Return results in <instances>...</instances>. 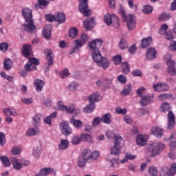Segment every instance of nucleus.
Segmentation results:
<instances>
[{"label":"nucleus","instance_id":"nucleus-10","mask_svg":"<svg viewBox=\"0 0 176 176\" xmlns=\"http://www.w3.org/2000/svg\"><path fill=\"white\" fill-rule=\"evenodd\" d=\"M23 30L29 32V34H32L36 30V26L34 25V20L26 21L23 25Z\"/></svg>","mask_w":176,"mask_h":176},{"label":"nucleus","instance_id":"nucleus-60","mask_svg":"<svg viewBox=\"0 0 176 176\" xmlns=\"http://www.w3.org/2000/svg\"><path fill=\"white\" fill-rule=\"evenodd\" d=\"M168 30V25L167 24L164 23L161 26V28L160 30V35H164L166 34V31Z\"/></svg>","mask_w":176,"mask_h":176},{"label":"nucleus","instance_id":"nucleus-43","mask_svg":"<svg viewBox=\"0 0 176 176\" xmlns=\"http://www.w3.org/2000/svg\"><path fill=\"white\" fill-rule=\"evenodd\" d=\"M168 175L173 176L176 174V164H172L170 168L167 172Z\"/></svg>","mask_w":176,"mask_h":176},{"label":"nucleus","instance_id":"nucleus-36","mask_svg":"<svg viewBox=\"0 0 176 176\" xmlns=\"http://www.w3.org/2000/svg\"><path fill=\"white\" fill-rule=\"evenodd\" d=\"M70 122L76 129H80L82 126H83V122L80 121V120H76L75 118H71L70 119Z\"/></svg>","mask_w":176,"mask_h":176},{"label":"nucleus","instance_id":"nucleus-24","mask_svg":"<svg viewBox=\"0 0 176 176\" xmlns=\"http://www.w3.org/2000/svg\"><path fill=\"white\" fill-rule=\"evenodd\" d=\"M69 145V142L67 140L60 139V142L58 145V151H65V149L68 148Z\"/></svg>","mask_w":176,"mask_h":176},{"label":"nucleus","instance_id":"nucleus-20","mask_svg":"<svg viewBox=\"0 0 176 176\" xmlns=\"http://www.w3.org/2000/svg\"><path fill=\"white\" fill-rule=\"evenodd\" d=\"M151 133L155 135V137H157L158 138H162L163 136V129H162L159 126H154L151 129Z\"/></svg>","mask_w":176,"mask_h":176},{"label":"nucleus","instance_id":"nucleus-30","mask_svg":"<svg viewBox=\"0 0 176 176\" xmlns=\"http://www.w3.org/2000/svg\"><path fill=\"white\" fill-rule=\"evenodd\" d=\"M94 109H96V104L94 103L89 102V104L83 108V111L85 113H91V112L94 111Z\"/></svg>","mask_w":176,"mask_h":176},{"label":"nucleus","instance_id":"nucleus-55","mask_svg":"<svg viewBox=\"0 0 176 176\" xmlns=\"http://www.w3.org/2000/svg\"><path fill=\"white\" fill-rule=\"evenodd\" d=\"M74 111H75L74 104H70L69 107L66 106V109H65V112H67V113H73Z\"/></svg>","mask_w":176,"mask_h":176},{"label":"nucleus","instance_id":"nucleus-45","mask_svg":"<svg viewBox=\"0 0 176 176\" xmlns=\"http://www.w3.org/2000/svg\"><path fill=\"white\" fill-rule=\"evenodd\" d=\"M160 111L161 112H168V111H170V104L166 102L162 103L160 108Z\"/></svg>","mask_w":176,"mask_h":176},{"label":"nucleus","instance_id":"nucleus-12","mask_svg":"<svg viewBox=\"0 0 176 176\" xmlns=\"http://www.w3.org/2000/svg\"><path fill=\"white\" fill-rule=\"evenodd\" d=\"M168 65V73L170 76H176V68H175V61L169 59L167 61Z\"/></svg>","mask_w":176,"mask_h":176},{"label":"nucleus","instance_id":"nucleus-26","mask_svg":"<svg viewBox=\"0 0 176 176\" xmlns=\"http://www.w3.org/2000/svg\"><path fill=\"white\" fill-rule=\"evenodd\" d=\"M54 170L52 168H43L38 174H36L35 176H46L52 174Z\"/></svg>","mask_w":176,"mask_h":176},{"label":"nucleus","instance_id":"nucleus-17","mask_svg":"<svg viewBox=\"0 0 176 176\" xmlns=\"http://www.w3.org/2000/svg\"><path fill=\"white\" fill-rule=\"evenodd\" d=\"M22 14L25 20V21H30L32 19V10L30 8H25L22 11Z\"/></svg>","mask_w":176,"mask_h":176},{"label":"nucleus","instance_id":"nucleus-41","mask_svg":"<svg viewBox=\"0 0 176 176\" xmlns=\"http://www.w3.org/2000/svg\"><path fill=\"white\" fill-rule=\"evenodd\" d=\"M0 160L5 166V167H9L10 166V160L6 156H0Z\"/></svg>","mask_w":176,"mask_h":176},{"label":"nucleus","instance_id":"nucleus-54","mask_svg":"<svg viewBox=\"0 0 176 176\" xmlns=\"http://www.w3.org/2000/svg\"><path fill=\"white\" fill-rule=\"evenodd\" d=\"M86 162H87V160H85V158H83V157L80 156L78 162V167H85Z\"/></svg>","mask_w":176,"mask_h":176},{"label":"nucleus","instance_id":"nucleus-56","mask_svg":"<svg viewBox=\"0 0 176 176\" xmlns=\"http://www.w3.org/2000/svg\"><path fill=\"white\" fill-rule=\"evenodd\" d=\"M164 35H165V38L166 39H167V41L174 40V34H173V32L171 31H168L166 32L165 34H164Z\"/></svg>","mask_w":176,"mask_h":176},{"label":"nucleus","instance_id":"nucleus-46","mask_svg":"<svg viewBox=\"0 0 176 176\" xmlns=\"http://www.w3.org/2000/svg\"><path fill=\"white\" fill-rule=\"evenodd\" d=\"M143 13H145L146 14H149L153 12V8L149 5L144 6L142 9Z\"/></svg>","mask_w":176,"mask_h":176},{"label":"nucleus","instance_id":"nucleus-35","mask_svg":"<svg viewBox=\"0 0 176 176\" xmlns=\"http://www.w3.org/2000/svg\"><path fill=\"white\" fill-rule=\"evenodd\" d=\"M3 112L7 116H16L17 115L16 110L10 108H4Z\"/></svg>","mask_w":176,"mask_h":176},{"label":"nucleus","instance_id":"nucleus-27","mask_svg":"<svg viewBox=\"0 0 176 176\" xmlns=\"http://www.w3.org/2000/svg\"><path fill=\"white\" fill-rule=\"evenodd\" d=\"M65 14L64 13L58 12L55 14V21H57L59 24L65 23Z\"/></svg>","mask_w":176,"mask_h":176},{"label":"nucleus","instance_id":"nucleus-23","mask_svg":"<svg viewBox=\"0 0 176 176\" xmlns=\"http://www.w3.org/2000/svg\"><path fill=\"white\" fill-rule=\"evenodd\" d=\"M140 98H142L140 101V104L142 107H145L146 105H148L149 104V102L151 101H152V100H153V96H143L142 97H140Z\"/></svg>","mask_w":176,"mask_h":176},{"label":"nucleus","instance_id":"nucleus-9","mask_svg":"<svg viewBox=\"0 0 176 176\" xmlns=\"http://www.w3.org/2000/svg\"><path fill=\"white\" fill-rule=\"evenodd\" d=\"M60 128L63 135H70L72 133V129L66 121L60 123Z\"/></svg>","mask_w":176,"mask_h":176},{"label":"nucleus","instance_id":"nucleus-50","mask_svg":"<svg viewBox=\"0 0 176 176\" xmlns=\"http://www.w3.org/2000/svg\"><path fill=\"white\" fill-rule=\"evenodd\" d=\"M119 47L120 49H127L129 47V43H127V41L126 39H121L119 43Z\"/></svg>","mask_w":176,"mask_h":176},{"label":"nucleus","instance_id":"nucleus-31","mask_svg":"<svg viewBox=\"0 0 176 176\" xmlns=\"http://www.w3.org/2000/svg\"><path fill=\"white\" fill-rule=\"evenodd\" d=\"M41 118H42V115H41L40 113L36 114L32 118V123L33 126H40Z\"/></svg>","mask_w":176,"mask_h":176},{"label":"nucleus","instance_id":"nucleus-52","mask_svg":"<svg viewBox=\"0 0 176 176\" xmlns=\"http://www.w3.org/2000/svg\"><path fill=\"white\" fill-rule=\"evenodd\" d=\"M113 62L116 65H119L122 63V56L116 55L113 57Z\"/></svg>","mask_w":176,"mask_h":176},{"label":"nucleus","instance_id":"nucleus-13","mask_svg":"<svg viewBox=\"0 0 176 176\" xmlns=\"http://www.w3.org/2000/svg\"><path fill=\"white\" fill-rule=\"evenodd\" d=\"M84 28L87 31H91L96 25V22L94 18H87L85 21H84Z\"/></svg>","mask_w":176,"mask_h":176},{"label":"nucleus","instance_id":"nucleus-32","mask_svg":"<svg viewBox=\"0 0 176 176\" xmlns=\"http://www.w3.org/2000/svg\"><path fill=\"white\" fill-rule=\"evenodd\" d=\"M3 65L6 71H10L12 67H13V61L10 58H6L4 59Z\"/></svg>","mask_w":176,"mask_h":176},{"label":"nucleus","instance_id":"nucleus-64","mask_svg":"<svg viewBox=\"0 0 176 176\" xmlns=\"http://www.w3.org/2000/svg\"><path fill=\"white\" fill-rule=\"evenodd\" d=\"M41 155V148L40 147H36L33 149L32 155L34 156V157H38Z\"/></svg>","mask_w":176,"mask_h":176},{"label":"nucleus","instance_id":"nucleus-59","mask_svg":"<svg viewBox=\"0 0 176 176\" xmlns=\"http://www.w3.org/2000/svg\"><path fill=\"white\" fill-rule=\"evenodd\" d=\"M100 123H101V118L100 117H96L94 118L92 121V126L94 127H96V126H100Z\"/></svg>","mask_w":176,"mask_h":176},{"label":"nucleus","instance_id":"nucleus-28","mask_svg":"<svg viewBox=\"0 0 176 176\" xmlns=\"http://www.w3.org/2000/svg\"><path fill=\"white\" fill-rule=\"evenodd\" d=\"M57 116V112H53L50 116H47L45 118H44L43 122L45 123V124H48V126H52V119H54V118H56Z\"/></svg>","mask_w":176,"mask_h":176},{"label":"nucleus","instance_id":"nucleus-5","mask_svg":"<svg viewBox=\"0 0 176 176\" xmlns=\"http://www.w3.org/2000/svg\"><path fill=\"white\" fill-rule=\"evenodd\" d=\"M104 21L107 25H111V24L119 25V18L116 15H111L109 13L104 15Z\"/></svg>","mask_w":176,"mask_h":176},{"label":"nucleus","instance_id":"nucleus-47","mask_svg":"<svg viewBox=\"0 0 176 176\" xmlns=\"http://www.w3.org/2000/svg\"><path fill=\"white\" fill-rule=\"evenodd\" d=\"M170 14L168 13H162L159 16V20L160 21H166L167 20H170Z\"/></svg>","mask_w":176,"mask_h":176},{"label":"nucleus","instance_id":"nucleus-57","mask_svg":"<svg viewBox=\"0 0 176 176\" xmlns=\"http://www.w3.org/2000/svg\"><path fill=\"white\" fill-rule=\"evenodd\" d=\"M100 156V152L98 151H95L91 153V155H90V160H96Z\"/></svg>","mask_w":176,"mask_h":176},{"label":"nucleus","instance_id":"nucleus-62","mask_svg":"<svg viewBox=\"0 0 176 176\" xmlns=\"http://www.w3.org/2000/svg\"><path fill=\"white\" fill-rule=\"evenodd\" d=\"M161 85V92L162 91H168L170 90V87L166 82H160Z\"/></svg>","mask_w":176,"mask_h":176},{"label":"nucleus","instance_id":"nucleus-7","mask_svg":"<svg viewBox=\"0 0 176 176\" xmlns=\"http://www.w3.org/2000/svg\"><path fill=\"white\" fill-rule=\"evenodd\" d=\"M87 0H84V1L81 2L78 7L80 13H82L85 17H89L92 14L91 10L87 9Z\"/></svg>","mask_w":176,"mask_h":176},{"label":"nucleus","instance_id":"nucleus-18","mask_svg":"<svg viewBox=\"0 0 176 176\" xmlns=\"http://www.w3.org/2000/svg\"><path fill=\"white\" fill-rule=\"evenodd\" d=\"M52 25H45L43 30V38H45L46 39L50 38V36L52 35Z\"/></svg>","mask_w":176,"mask_h":176},{"label":"nucleus","instance_id":"nucleus-16","mask_svg":"<svg viewBox=\"0 0 176 176\" xmlns=\"http://www.w3.org/2000/svg\"><path fill=\"white\" fill-rule=\"evenodd\" d=\"M39 131H40L39 127L35 126L33 128L28 129L25 134L27 137H32V136L38 135V134H39Z\"/></svg>","mask_w":176,"mask_h":176},{"label":"nucleus","instance_id":"nucleus-49","mask_svg":"<svg viewBox=\"0 0 176 176\" xmlns=\"http://www.w3.org/2000/svg\"><path fill=\"white\" fill-rule=\"evenodd\" d=\"M81 141L82 139L78 135L73 136L71 140V142L73 145H78V144H80Z\"/></svg>","mask_w":176,"mask_h":176},{"label":"nucleus","instance_id":"nucleus-61","mask_svg":"<svg viewBox=\"0 0 176 176\" xmlns=\"http://www.w3.org/2000/svg\"><path fill=\"white\" fill-rule=\"evenodd\" d=\"M105 81H106L105 78H99L96 82V86H97V87H102V86H104V82Z\"/></svg>","mask_w":176,"mask_h":176},{"label":"nucleus","instance_id":"nucleus-15","mask_svg":"<svg viewBox=\"0 0 176 176\" xmlns=\"http://www.w3.org/2000/svg\"><path fill=\"white\" fill-rule=\"evenodd\" d=\"M102 97L100 95L98 92H94L89 96V102H92V104H96V102H98V101H101Z\"/></svg>","mask_w":176,"mask_h":176},{"label":"nucleus","instance_id":"nucleus-6","mask_svg":"<svg viewBox=\"0 0 176 176\" xmlns=\"http://www.w3.org/2000/svg\"><path fill=\"white\" fill-rule=\"evenodd\" d=\"M124 21L126 23L127 28L130 31L135 28V24H137V22L135 21V16H134V14H131L127 15V16L124 19Z\"/></svg>","mask_w":176,"mask_h":176},{"label":"nucleus","instance_id":"nucleus-1","mask_svg":"<svg viewBox=\"0 0 176 176\" xmlns=\"http://www.w3.org/2000/svg\"><path fill=\"white\" fill-rule=\"evenodd\" d=\"M102 46V40L96 39L90 41L88 44V47L92 53V58L97 65L102 67L103 69H107L109 67L111 62L108 58L102 57L101 56V52H100V47Z\"/></svg>","mask_w":176,"mask_h":176},{"label":"nucleus","instance_id":"nucleus-22","mask_svg":"<svg viewBox=\"0 0 176 176\" xmlns=\"http://www.w3.org/2000/svg\"><path fill=\"white\" fill-rule=\"evenodd\" d=\"M34 86L36 87L37 91H42V89H43V86H45V82L40 79H36L34 81Z\"/></svg>","mask_w":176,"mask_h":176},{"label":"nucleus","instance_id":"nucleus-11","mask_svg":"<svg viewBox=\"0 0 176 176\" xmlns=\"http://www.w3.org/2000/svg\"><path fill=\"white\" fill-rule=\"evenodd\" d=\"M175 126V116L173 111H169L168 113V130H173Z\"/></svg>","mask_w":176,"mask_h":176},{"label":"nucleus","instance_id":"nucleus-37","mask_svg":"<svg viewBox=\"0 0 176 176\" xmlns=\"http://www.w3.org/2000/svg\"><path fill=\"white\" fill-rule=\"evenodd\" d=\"M11 162L15 170H21V167H23L22 164L19 162L16 157L11 158Z\"/></svg>","mask_w":176,"mask_h":176},{"label":"nucleus","instance_id":"nucleus-4","mask_svg":"<svg viewBox=\"0 0 176 176\" xmlns=\"http://www.w3.org/2000/svg\"><path fill=\"white\" fill-rule=\"evenodd\" d=\"M113 140L114 146L111 148V154L118 156V155H120V149L123 148L124 142L123 141V139H122V136L120 135H114Z\"/></svg>","mask_w":176,"mask_h":176},{"label":"nucleus","instance_id":"nucleus-29","mask_svg":"<svg viewBox=\"0 0 176 176\" xmlns=\"http://www.w3.org/2000/svg\"><path fill=\"white\" fill-rule=\"evenodd\" d=\"M38 4L35 5L36 9H46L49 5V1L47 0H37Z\"/></svg>","mask_w":176,"mask_h":176},{"label":"nucleus","instance_id":"nucleus-44","mask_svg":"<svg viewBox=\"0 0 176 176\" xmlns=\"http://www.w3.org/2000/svg\"><path fill=\"white\" fill-rule=\"evenodd\" d=\"M81 140L85 142H91L93 141V137L91 135L85 133L81 135Z\"/></svg>","mask_w":176,"mask_h":176},{"label":"nucleus","instance_id":"nucleus-21","mask_svg":"<svg viewBox=\"0 0 176 176\" xmlns=\"http://www.w3.org/2000/svg\"><path fill=\"white\" fill-rule=\"evenodd\" d=\"M101 122L105 124H111L112 123V115L111 113H107L103 115L101 118Z\"/></svg>","mask_w":176,"mask_h":176},{"label":"nucleus","instance_id":"nucleus-38","mask_svg":"<svg viewBox=\"0 0 176 176\" xmlns=\"http://www.w3.org/2000/svg\"><path fill=\"white\" fill-rule=\"evenodd\" d=\"M131 89H132L131 84L126 85L124 87L123 90L121 91L122 96H129V94H130V93H131Z\"/></svg>","mask_w":176,"mask_h":176},{"label":"nucleus","instance_id":"nucleus-48","mask_svg":"<svg viewBox=\"0 0 176 176\" xmlns=\"http://www.w3.org/2000/svg\"><path fill=\"white\" fill-rule=\"evenodd\" d=\"M122 67L123 74H129V72H130V66L126 62H123L122 63Z\"/></svg>","mask_w":176,"mask_h":176},{"label":"nucleus","instance_id":"nucleus-25","mask_svg":"<svg viewBox=\"0 0 176 176\" xmlns=\"http://www.w3.org/2000/svg\"><path fill=\"white\" fill-rule=\"evenodd\" d=\"M105 82L101 87V90L103 91H107V90H109L112 87V79L105 78Z\"/></svg>","mask_w":176,"mask_h":176},{"label":"nucleus","instance_id":"nucleus-2","mask_svg":"<svg viewBox=\"0 0 176 176\" xmlns=\"http://www.w3.org/2000/svg\"><path fill=\"white\" fill-rule=\"evenodd\" d=\"M166 148V144L163 143H153L148 145L146 150L148 152H151V157H155V156H159L163 150Z\"/></svg>","mask_w":176,"mask_h":176},{"label":"nucleus","instance_id":"nucleus-19","mask_svg":"<svg viewBox=\"0 0 176 176\" xmlns=\"http://www.w3.org/2000/svg\"><path fill=\"white\" fill-rule=\"evenodd\" d=\"M147 139L144 135H139L136 138V144L139 146H145L146 145Z\"/></svg>","mask_w":176,"mask_h":176},{"label":"nucleus","instance_id":"nucleus-63","mask_svg":"<svg viewBox=\"0 0 176 176\" xmlns=\"http://www.w3.org/2000/svg\"><path fill=\"white\" fill-rule=\"evenodd\" d=\"M22 149L23 148H21V147L20 146L14 147L12 149V153H13L14 155H19V153H21Z\"/></svg>","mask_w":176,"mask_h":176},{"label":"nucleus","instance_id":"nucleus-14","mask_svg":"<svg viewBox=\"0 0 176 176\" xmlns=\"http://www.w3.org/2000/svg\"><path fill=\"white\" fill-rule=\"evenodd\" d=\"M156 54H157L156 50L153 47H150L147 49L146 58L147 60H155V58H156Z\"/></svg>","mask_w":176,"mask_h":176},{"label":"nucleus","instance_id":"nucleus-34","mask_svg":"<svg viewBox=\"0 0 176 176\" xmlns=\"http://www.w3.org/2000/svg\"><path fill=\"white\" fill-rule=\"evenodd\" d=\"M22 53L25 57H30V56H31V45H24L23 46Z\"/></svg>","mask_w":176,"mask_h":176},{"label":"nucleus","instance_id":"nucleus-42","mask_svg":"<svg viewBox=\"0 0 176 176\" xmlns=\"http://www.w3.org/2000/svg\"><path fill=\"white\" fill-rule=\"evenodd\" d=\"M69 36L72 38V39H75L76 36H78V28H72L69 30Z\"/></svg>","mask_w":176,"mask_h":176},{"label":"nucleus","instance_id":"nucleus-58","mask_svg":"<svg viewBox=\"0 0 176 176\" xmlns=\"http://www.w3.org/2000/svg\"><path fill=\"white\" fill-rule=\"evenodd\" d=\"M118 80L121 83V85H126V82H127V78L124 75H120L118 77Z\"/></svg>","mask_w":176,"mask_h":176},{"label":"nucleus","instance_id":"nucleus-8","mask_svg":"<svg viewBox=\"0 0 176 176\" xmlns=\"http://www.w3.org/2000/svg\"><path fill=\"white\" fill-rule=\"evenodd\" d=\"M45 54H46L47 63L45 64V72H49V67H50V65H53V63H54L53 51H52V50L47 49L45 50Z\"/></svg>","mask_w":176,"mask_h":176},{"label":"nucleus","instance_id":"nucleus-3","mask_svg":"<svg viewBox=\"0 0 176 176\" xmlns=\"http://www.w3.org/2000/svg\"><path fill=\"white\" fill-rule=\"evenodd\" d=\"M89 36H87L86 34H82L80 38L74 40V45L70 50L69 54H74V53H78L79 50H80V47H82L83 45L86 44V42H87Z\"/></svg>","mask_w":176,"mask_h":176},{"label":"nucleus","instance_id":"nucleus-39","mask_svg":"<svg viewBox=\"0 0 176 176\" xmlns=\"http://www.w3.org/2000/svg\"><path fill=\"white\" fill-rule=\"evenodd\" d=\"M54 109L57 111H63V112H65V109H67V106L64 104V102L63 101H58Z\"/></svg>","mask_w":176,"mask_h":176},{"label":"nucleus","instance_id":"nucleus-33","mask_svg":"<svg viewBox=\"0 0 176 176\" xmlns=\"http://www.w3.org/2000/svg\"><path fill=\"white\" fill-rule=\"evenodd\" d=\"M151 43H152V37L149 36L142 40L141 47L142 49L145 47H148V46H151Z\"/></svg>","mask_w":176,"mask_h":176},{"label":"nucleus","instance_id":"nucleus-51","mask_svg":"<svg viewBox=\"0 0 176 176\" xmlns=\"http://www.w3.org/2000/svg\"><path fill=\"white\" fill-rule=\"evenodd\" d=\"M116 113L117 115H126L127 113V109L122 107H117L116 109Z\"/></svg>","mask_w":176,"mask_h":176},{"label":"nucleus","instance_id":"nucleus-53","mask_svg":"<svg viewBox=\"0 0 176 176\" xmlns=\"http://www.w3.org/2000/svg\"><path fill=\"white\" fill-rule=\"evenodd\" d=\"M148 173L151 176H157V168L155 166H150L148 168Z\"/></svg>","mask_w":176,"mask_h":176},{"label":"nucleus","instance_id":"nucleus-40","mask_svg":"<svg viewBox=\"0 0 176 176\" xmlns=\"http://www.w3.org/2000/svg\"><path fill=\"white\" fill-rule=\"evenodd\" d=\"M91 151L89 148H85L82 151L81 157L85 158L86 160H90Z\"/></svg>","mask_w":176,"mask_h":176}]
</instances>
